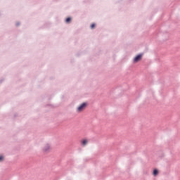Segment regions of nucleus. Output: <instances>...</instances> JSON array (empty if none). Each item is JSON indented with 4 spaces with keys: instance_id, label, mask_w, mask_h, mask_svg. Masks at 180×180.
<instances>
[{
    "instance_id": "1",
    "label": "nucleus",
    "mask_w": 180,
    "mask_h": 180,
    "mask_svg": "<svg viewBox=\"0 0 180 180\" xmlns=\"http://www.w3.org/2000/svg\"><path fill=\"white\" fill-rule=\"evenodd\" d=\"M85 108H86V103H83L77 108V112H82L83 110H85Z\"/></svg>"
},
{
    "instance_id": "2",
    "label": "nucleus",
    "mask_w": 180,
    "mask_h": 180,
    "mask_svg": "<svg viewBox=\"0 0 180 180\" xmlns=\"http://www.w3.org/2000/svg\"><path fill=\"white\" fill-rule=\"evenodd\" d=\"M142 55H138L136 57L134 58V63H139L140 60H141Z\"/></svg>"
},
{
    "instance_id": "3",
    "label": "nucleus",
    "mask_w": 180,
    "mask_h": 180,
    "mask_svg": "<svg viewBox=\"0 0 180 180\" xmlns=\"http://www.w3.org/2000/svg\"><path fill=\"white\" fill-rule=\"evenodd\" d=\"M81 144L83 147H85L88 144V139H83L81 141Z\"/></svg>"
},
{
    "instance_id": "4",
    "label": "nucleus",
    "mask_w": 180,
    "mask_h": 180,
    "mask_svg": "<svg viewBox=\"0 0 180 180\" xmlns=\"http://www.w3.org/2000/svg\"><path fill=\"white\" fill-rule=\"evenodd\" d=\"M153 175H154V176H157V175H158V169H154L153 170Z\"/></svg>"
},
{
    "instance_id": "5",
    "label": "nucleus",
    "mask_w": 180,
    "mask_h": 180,
    "mask_svg": "<svg viewBox=\"0 0 180 180\" xmlns=\"http://www.w3.org/2000/svg\"><path fill=\"white\" fill-rule=\"evenodd\" d=\"M66 23H70L71 22V18H68L65 20Z\"/></svg>"
},
{
    "instance_id": "6",
    "label": "nucleus",
    "mask_w": 180,
    "mask_h": 180,
    "mask_svg": "<svg viewBox=\"0 0 180 180\" xmlns=\"http://www.w3.org/2000/svg\"><path fill=\"white\" fill-rule=\"evenodd\" d=\"M50 150V146L49 145L46 146V148H44L45 151H49Z\"/></svg>"
},
{
    "instance_id": "7",
    "label": "nucleus",
    "mask_w": 180,
    "mask_h": 180,
    "mask_svg": "<svg viewBox=\"0 0 180 180\" xmlns=\"http://www.w3.org/2000/svg\"><path fill=\"white\" fill-rule=\"evenodd\" d=\"M94 28H95V24H91V29H94Z\"/></svg>"
},
{
    "instance_id": "8",
    "label": "nucleus",
    "mask_w": 180,
    "mask_h": 180,
    "mask_svg": "<svg viewBox=\"0 0 180 180\" xmlns=\"http://www.w3.org/2000/svg\"><path fill=\"white\" fill-rule=\"evenodd\" d=\"M4 160V157L3 156H0V161H3Z\"/></svg>"
}]
</instances>
